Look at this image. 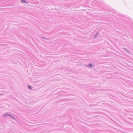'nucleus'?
<instances>
[{"instance_id":"1","label":"nucleus","mask_w":133,"mask_h":133,"mask_svg":"<svg viewBox=\"0 0 133 133\" xmlns=\"http://www.w3.org/2000/svg\"><path fill=\"white\" fill-rule=\"evenodd\" d=\"M21 2L22 3H26V2L25 0H21Z\"/></svg>"},{"instance_id":"2","label":"nucleus","mask_w":133,"mask_h":133,"mask_svg":"<svg viewBox=\"0 0 133 133\" xmlns=\"http://www.w3.org/2000/svg\"><path fill=\"white\" fill-rule=\"evenodd\" d=\"M89 66H90V67H91L92 66V65L91 64H89Z\"/></svg>"},{"instance_id":"3","label":"nucleus","mask_w":133,"mask_h":133,"mask_svg":"<svg viewBox=\"0 0 133 133\" xmlns=\"http://www.w3.org/2000/svg\"><path fill=\"white\" fill-rule=\"evenodd\" d=\"M28 87L30 89H31V87L30 86H28Z\"/></svg>"}]
</instances>
